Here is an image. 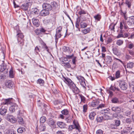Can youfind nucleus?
<instances>
[{
    "instance_id": "4d7b16f0",
    "label": "nucleus",
    "mask_w": 134,
    "mask_h": 134,
    "mask_svg": "<svg viewBox=\"0 0 134 134\" xmlns=\"http://www.w3.org/2000/svg\"><path fill=\"white\" fill-rule=\"evenodd\" d=\"M62 27L61 26H59L58 27L57 29L56 32L60 33L62 30Z\"/></svg>"
},
{
    "instance_id": "c9c22d12",
    "label": "nucleus",
    "mask_w": 134,
    "mask_h": 134,
    "mask_svg": "<svg viewBox=\"0 0 134 134\" xmlns=\"http://www.w3.org/2000/svg\"><path fill=\"white\" fill-rule=\"evenodd\" d=\"M17 120L20 124H22L24 123L23 119L22 117H18Z\"/></svg>"
},
{
    "instance_id": "1a4fd4ad",
    "label": "nucleus",
    "mask_w": 134,
    "mask_h": 134,
    "mask_svg": "<svg viewBox=\"0 0 134 134\" xmlns=\"http://www.w3.org/2000/svg\"><path fill=\"white\" fill-rule=\"evenodd\" d=\"M7 118L8 121L13 124L15 123L16 121V118L13 116L11 115H7Z\"/></svg>"
},
{
    "instance_id": "69168bd1",
    "label": "nucleus",
    "mask_w": 134,
    "mask_h": 134,
    "mask_svg": "<svg viewBox=\"0 0 134 134\" xmlns=\"http://www.w3.org/2000/svg\"><path fill=\"white\" fill-rule=\"evenodd\" d=\"M124 35L122 34H119L117 37V38H119L121 37H123Z\"/></svg>"
},
{
    "instance_id": "f8f14e48",
    "label": "nucleus",
    "mask_w": 134,
    "mask_h": 134,
    "mask_svg": "<svg viewBox=\"0 0 134 134\" xmlns=\"http://www.w3.org/2000/svg\"><path fill=\"white\" fill-rule=\"evenodd\" d=\"M112 111L117 113H119L121 111V108L120 107L114 106L111 108Z\"/></svg>"
},
{
    "instance_id": "e2e57ef3",
    "label": "nucleus",
    "mask_w": 134,
    "mask_h": 134,
    "mask_svg": "<svg viewBox=\"0 0 134 134\" xmlns=\"http://www.w3.org/2000/svg\"><path fill=\"white\" fill-rule=\"evenodd\" d=\"M105 105L103 104H100L97 107V109H98L99 108H102L104 107Z\"/></svg>"
},
{
    "instance_id": "6ab92c4d",
    "label": "nucleus",
    "mask_w": 134,
    "mask_h": 134,
    "mask_svg": "<svg viewBox=\"0 0 134 134\" xmlns=\"http://www.w3.org/2000/svg\"><path fill=\"white\" fill-rule=\"evenodd\" d=\"M49 14V11L44 9L42 10L40 13V15L43 16H45L48 15Z\"/></svg>"
},
{
    "instance_id": "5701e85b",
    "label": "nucleus",
    "mask_w": 134,
    "mask_h": 134,
    "mask_svg": "<svg viewBox=\"0 0 134 134\" xmlns=\"http://www.w3.org/2000/svg\"><path fill=\"white\" fill-rule=\"evenodd\" d=\"M62 65L64 66L65 68H69L71 67V65L69 62L66 63L64 62V61L62 62Z\"/></svg>"
},
{
    "instance_id": "37998d69",
    "label": "nucleus",
    "mask_w": 134,
    "mask_h": 134,
    "mask_svg": "<svg viewBox=\"0 0 134 134\" xmlns=\"http://www.w3.org/2000/svg\"><path fill=\"white\" fill-rule=\"evenodd\" d=\"M115 125L116 126H119L120 124V121L119 120H115Z\"/></svg>"
},
{
    "instance_id": "338daca9",
    "label": "nucleus",
    "mask_w": 134,
    "mask_h": 134,
    "mask_svg": "<svg viewBox=\"0 0 134 134\" xmlns=\"http://www.w3.org/2000/svg\"><path fill=\"white\" fill-rule=\"evenodd\" d=\"M35 50L36 52L37 53H38V52L40 51L39 49L38 48V47L37 46H36V47L35 49Z\"/></svg>"
},
{
    "instance_id": "f704fd0d",
    "label": "nucleus",
    "mask_w": 134,
    "mask_h": 134,
    "mask_svg": "<svg viewBox=\"0 0 134 134\" xmlns=\"http://www.w3.org/2000/svg\"><path fill=\"white\" fill-rule=\"evenodd\" d=\"M18 41L19 44L21 46H23L24 44V39L19 38L18 39Z\"/></svg>"
},
{
    "instance_id": "f03ea898",
    "label": "nucleus",
    "mask_w": 134,
    "mask_h": 134,
    "mask_svg": "<svg viewBox=\"0 0 134 134\" xmlns=\"http://www.w3.org/2000/svg\"><path fill=\"white\" fill-rule=\"evenodd\" d=\"M12 98L5 99L3 103L4 104H11V106L9 107V110L12 113L18 109L19 108L16 104L12 103Z\"/></svg>"
},
{
    "instance_id": "9b49d317",
    "label": "nucleus",
    "mask_w": 134,
    "mask_h": 134,
    "mask_svg": "<svg viewBox=\"0 0 134 134\" xmlns=\"http://www.w3.org/2000/svg\"><path fill=\"white\" fill-rule=\"evenodd\" d=\"M48 124L52 127H54L55 126V121L52 119H49L47 120Z\"/></svg>"
},
{
    "instance_id": "c85d7f7f",
    "label": "nucleus",
    "mask_w": 134,
    "mask_h": 134,
    "mask_svg": "<svg viewBox=\"0 0 134 134\" xmlns=\"http://www.w3.org/2000/svg\"><path fill=\"white\" fill-rule=\"evenodd\" d=\"M96 115V113L94 112H93L90 113L89 115V118L91 120H93L94 118L95 115Z\"/></svg>"
},
{
    "instance_id": "13d9d810",
    "label": "nucleus",
    "mask_w": 134,
    "mask_h": 134,
    "mask_svg": "<svg viewBox=\"0 0 134 134\" xmlns=\"http://www.w3.org/2000/svg\"><path fill=\"white\" fill-rule=\"evenodd\" d=\"M74 55L72 54L71 55H66V57H67L68 59H70L74 57Z\"/></svg>"
},
{
    "instance_id": "7c9ffc66",
    "label": "nucleus",
    "mask_w": 134,
    "mask_h": 134,
    "mask_svg": "<svg viewBox=\"0 0 134 134\" xmlns=\"http://www.w3.org/2000/svg\"><path fill=\"white\" fill-rule=\"evenodd\" d=\"M90 31V28H88L86 29H83L82 30L81 32L84 34H86L89 33Z\"/></svg>"
},
{
    "instance_id": "a878e982",
    "label": "nucleus",
    "mask_w": 134,
    "mask_h": 134,
    "mask_svg": "<svg viewBox=\"0 0 134 134\" xmlns=\"http://www.w3.org/2000/svg\"><path fill=\"white\" fill-rule=\"evenodd\" d=\"M31 11L33 14L35 15H37L39 13L38 10L36 8H34L32 9Z\"/></svg>"
},
{
    "instance_id": "dca6fc26",
    "label": "nucleus",
    "mask_w": 134,
    "mask_h": 134,
    "mask_svg": "<svg viewBox=\"0 0 134 134\" xmlns=\"http://www.w3.org/2000/svg\"><path fill=\"white\" fill-rule=\"evenodd\" d=\"M7 111V109L5 107H2L0 109V114L4 116Z\"/></svg>"
},
{
    "instance_id": "49530a36",
    "label": "nucleus",
    "mask_w": 134,
    "mask_h": 134,
    "mask_svg": "<svg viewBox=\"0 0 134 134\" xmlns=\"http://www.w3.org/2000/svg\"><path fill=\"white\" fill-rule=\"evenodd\" d=\"M26 3L27 4L29 5L30 6L32 5V0H26Z\"/></svg>"
},
{
    "instance_id": "412c9836",
    "label": "nucleus",
    "mask_w": 134,
    "mask_h": 134,
    "mask_svg": "<svg viewBox=\"0 0 134 134\" xmlns=\"http://www.w3.org/2000/svg\"><path fill=\"white\" fill-rule=\"evenodd\" d=\"M99 101L98 100H93L91 102V105L93 107H94L98 105L99 104Z\"/></svg>"
},
{
    "instance_id": "a18cd8bd",
    "label": "nucleus",
    "mask_w": 134,
    "mask_h": 134,
    "mask_svg": "<svg viewBox=\"0 0 134 134\" xmlns=\"http://www.w3.org/2000/svg\"><path fill=\"white\" fill-rule=\"evenodd\" d=\"M5 134H16V133L14 131L9 130L6 132Z\"/></svg>"
},
{
    "instance_id": "774afa93",
    "label": "nucleus",
    "mask_w": 134,
    "mask_h": 134,
    "mask_svg": "<svg viewBox=\"0 0 134 134\" xmlns=\"http://www.w3.org/2000/svg\"><path fill=\"white\" fill-rule=\"evenodd\" d=\"M22 111H21L20 110H19L18 111V114L20 116H21L22 114Z\"/></svg>"
},
{
    "instance_id": "f257e3e1",
    "label": "nucleus",
    "mask_w": 134,
    "mask_h": 134,
    "mask_svg": "<svg viewBox=\"0 0 134 134\" xmlns=\"http://www.w3.org/2000/svg\"><path fill=\"white\" fill-rule=\"evenodd\" d=\"M64 81L69 86L73 92L75 94L78 93L79 90L72 81L68 78L64 77Z\"/></svg>"
},
{
    "instance_id": "3c124183",
    "label": "nucleus",
    "mask_w": 134,
    "mask_h": 134,
    "mask_svg": "<svg viewBox=\"0 0 134 134\" xmlns=\"http://www.w3.org/2000/svg\"><path fill=\"white\" fill-rule=\"evenodd\" d=\"M126 4L128 6L129 8H130L131 6V2L128 0H126L125 2Z\"/></svg>"
},
{
    "instance_id": "ddd939ff",
    "label": "nucleus",
    "mask_w": 134,
    "mask_h": 134,
    "mask_svg": "<svg viewBox=\"0 0 134 134\" xmlns=\"http://www.w3.org/2000/svg\"><path fill=\"white\" fill-rule=\"evenodd\" d=\"M105 62L107 66H110L113 62L111 57L110 56H107L105 59Z\"/></svg>"
},
{
    "instance_id": "aec40b11",
    "label": "nucleus",
    "mask_w": 134,
    "mask_h": 134,
    "mask_svg": "<svg viewBox=\"0 0 134 134\" xmlns=\"http://www.w3.org/2000/svg\"><path fill=\"white\" fill-rule=\"evenodd\" d=\"M5 85L6 87L9 88H12L13 86V82L10 80L7 81L6 82Z\"/></svg>"
},
{
    "instance_id": "de8ad7c7",
    "label": "nucleus",
    "mask_w": 134,
    "mask_h": 134,
    "mask_svg": "<svg viewBox=\"0 0 134 134\" xmlns=\"http://www.w3.org/2000/svg\"><path fill=\"white\" fill-rule=\"evenodd\" d=\"M83 112L85 113L87 111V105H85L83 106Z\"/></svg>"
},
{
    "instance_id": "423d86ee",
    "label": "nucleus",
    "mask_w": 134,
    "mask_h": 134,
    "mask_svg": "<svg viewBox=\"0 0 134 134\" xmlns=\"http://www.w3.org/2000/svg\"><path fill=\"white\" fill-rule=\"evenodd\" d=\"M75 128H76L79 131H80V126L77 123H74L73 125H69V131H71L72 130Z\"/></svg>"
},
{
    "instance_id": "4c0bfd02",
    "label": "nucleus",
    "mask_w": 134,
    "mask_h": 134,
    "mask_svg": "<svg viewBox=\"0 0 134 134\" xmlns=\"http://www.w3.org/2000/svg\"><path fill=\"white\" fill-rule=\"evenodd\" d=\"M18 39L19 38L24 39V36L23 34L21 33H19L17 34Z\"/></svg>"
},
{
    "instance_id": "7ed1b4c3",
    "label": "nucleus",
    "mask_w": 134,
    "mask_h": 134,
    "mask_svg": "<svg viewBox=\"0 0 134 134\" xmlns=\"http://www.w3.org/2000/svg\"><path fill=\"white\" fill-rule=\"evenodd\" d=\"M128 25L124 21L121 22L120 26V32L122 33L125 31H128L129 29H130Z\"/></svg>"
},
{
    "instance_id": "bb28decb",
    "label": "nucleus",
    "mask_w": 134,
    "mask_h": 134,
    "mask_svg": "<svg viewBox=\"0 0 134 134\" xmlns=\"http://www.w3.org/2000/svg\"><path fill=\"white\" fill-rule=\"evenodd\" d=\"M46 128L45 125L44 124H42L39 126V130L40 131H45Z\"/></svg>"
},
{
    "instance_id": "58836bf2",
    "label": "nucleus",
    "mask_w": 134,
    "mask_h": 134,
    "mask_svg": "<svg viewBox=\"0 0 134 134\" xmlns=\"http://www.w3.org/2000/svg\"><path fill=\"white\" fill-rule=\"evenodd\" d=\"M61 112L64 115H67L69 113L68 110L66 109H64L62 110Z\"/></svg>"
},
{
    "instance_id": "ea45409f",
    "label": "nucleus",
    "mask_w": 134,
    "mask_h": 134,
    "mask_svg": "<svg viewBox=\"0 0 134 134\" xmlns=\"http://www.w3.org/2000/svg\"><path fill=\"white\" fill-rule=\"evenodd\" d=\"M133 66V63L132 62H130L127 63V68H131Z\"/></svg>"
},
{
    "instance_id": "bf43d9fd",
    "label": "nucleus",
    "mask_w": 134,
    "mask_h": 134,
    "mask_svg": "<svg viewBox=\"0 0 134 134\" xmlns=\"http://www.w3.org/2000/svg\"><path fill=\"white\" fill-rule=\"evenodd\" d=\"M125 121L127 123L130 124L131 122V119L129 118H126V119Z\"/></svg>"
},
{
    "instance_id": "4468645a",
    "label": "nucleus",
    "mask_w": 134,
    "mask_h": 134,
    "mask_svg": "<svg viewBox=\"0 0 134 134\" xmlns=\"http://www.w3.org/2000/svg\"><path fill=\"white\" fill-rule=\"evenodd\" d=\"M111 101L114 104H120L122 103V101L119 100V98L116 97L113 98L111 100Z\"/></svg>"
},
{
    "instance_id": "2eb2a0df",
    "label": "nucleus",
    "mask_w": 134,
    "mask_h": 134,
    "mask_svg": "<svg viewBox=\"0 0 134 134\" xmlns=\"http://www.w3.org/2000/svg\"><path fill=\"white\" fill-rule=\"evenodd\" d=\"M32 21L33 25L36 27L40 25V23L38 19L36 18L32 19Z\"/></svg>"
},
{
    "instance_id": "603ef678",
    "label": "nucleus",
    "mask_w": 134,
    "mask_h": 134,
    "mask_svg": "<svg viewBox=\"0 0 134 134\" xmlns=\"http://www.w3.org/2000/svg\"><path fill=\"white\" fill-rule=\"evenodd\" d=\"M9 76L10 77L13 78L14 77V75L13 72L12 70H10L9 72Z\"/></svg>"
},
{
    "instance_id": "5fc2aeb1",
    "label": "nucleus",
    "mask_w": 134,
    "mask_h": 134,
    "mask_svg": "<svg viewBox=\"0 0 134 134\" xmlns=\"http://www.w3.org/2000/svg\"><path fill=\"white\" fill-rule=\"evenodd\" d=\"M103 119V118L102 117H100L97 118V120L98 122H101Z\"/></svg>"
},
{
    "instance_id": "6e6552de",
    "label": "nucleus",
    "mask_w": 134,
    "mask_h": 134,
    "mask_svg": "<svg viewBox=\"0 0 134 134\" xmlns=\"http://www.w3.org/2000/svg\"><path fill=\"white\" fill-rule=\"evenodd\" d=\"M126 23L131 28V26L134 25V16H132L129 17Z\"/></svg>"
},
{
    "instance_id": "a19ab883",
    "label": "nucleus",
    "mask_w": 134,
    "mask_h": 134,
    "mask_svg": "<svg viewBox=\"0 0 134 134\" xmlns=\"http://www.w3.org/2000/svg\"><path fill=\"white\" fill-rule=\"evenodd\" d=\"M123 43V41L122 40H119L117 41L116 44L118 46H120Z\"/></svg>"
},
{
    "instance_id": "c03bdc74",
    "label": "nucleus",
    "mask_w": 134,
    "mask_h": 134,
    "mask_svg": "<svg viewBox=\"0 0 134 134\" xmlns=\"http://www.w3.org/2000/svg\"><path fill=\"white\" fill-rule=\"evenodd\" d=\"M133 43H131L130 42H129L127 45L128 47L130 49H132L133 47Z\"/></svg>"
},
{
    "instance_id": "c756f323",
    "label": "nucleus",
    "mask_w": 134,
    "mask_h": 134,
    "mask_svg": "<svg viewBox=\"0 0 134 134\" xmlns=\"http://www.w3.org/2000/svg\"><path fill=\"white\" fill-rule=\"evenodd\" d=\"M113 53L117 56L120 55V53L118 52V49L116 48H114L112 49Z\"/></svg>"
},
{
    "instance_id": "0eeeda50",
    "label": "nucleus",
    "mask_w": 134,
    "mask_h": 134,
    "mask_svg": "<svg viewBox=\"0 0 134 134\" xmlns=\"http://www.w3.org/2000/svg\"><path fill=\"white\" fill-rule=\"evenodd\" d=\"M119 85L120 88L123 90H126L128 87L127 83L124 81H121L119 82Z\"/></svg>"
},
{
    "instance_id": "79ce46f5",
    "label": "nucleus",
    "mask_w": 134,
    "mask_h": 134,
    "mask_svg": "<svg viewBox=\"0 0 134 134\" xmlns=\"http://www.w3.org/2000/svg\"><path fill=\"white\" fill-rule=\"evenodd\" d=\"M46 118L44 116H42L41 117L40 119V121L41 123H43L46 121Z\"/></svg>"
},
{
    "instance_id": "e433bc0d",
    "label": "nucleus",
    "mask_w": 134,
    "mask_h": 134,
    "mask_svg": "<svg viewBox=\"0 0 134 134\" xmlns=\"http://www.w3.org/2000/svg\"><path fill=\"white\" fill-rule=\"evenodd\" d=\"M78 96L79 98L81 99V102L85 103V98L81 94H79Z\"/></svg>"
},
{
    "instance_id": "052dcab7",
    "label": "nucleus",
    "mask_w": 134,
    "mask_h": 134,
    "mask_svg": "<svg viewBox=\"0 0 134 134\" xmlns=\"http://www.w3.org/2000/svg\"><path fill=\"white\" fill-rule=\"evenodd\" d=\"M96 133V134H103V132L101 130H99L97 131Z\"/></svg>"
},
{
    "instance_id": "b1692460",
    "label": "nucleus",
    "mask_w": 134,
    "mask_h": 134,
    "mask_svg": "<svg viewBox=\"0 0 134 134\" xmlns=\"http://www.w3.org/2000/svg\"><path fill=\"white\" fill-rule=\"evenodd\" d=\"M80 22V27L81 28H84L87 27V25L86 23L84 22L83 21H79Z\"/></svg>"
},
{
    "instance_id": "f3484780",
    "label": "nucleus",
    "mask_w": 134,
    "mask_h": 134,
    "mask_svg": "<svg viewBox=\"0 0 134 134\" xmlns=\"http://www.w3.org/2000/svg\"><path fill=\"white\" fill-rule=\"evenodd\" d=\"M52 8L54 10H58L59 8L58 3L55 2L52 3Z\"/></svg>"
},
{
    "instance_id": "393cba45",
    "label": "nucleus",
    "mask_w": 134,
    "mask_h": 134,
    "mask_svg": "<svg viewBox=\"0 0 134 134\" xmlns=\"http://www.w3.org/2000/svg\"><path fill=\"white\" fill-rule=\"evenodd\" d=\"M30 6L27 4L25 3L21 5V8L24 10H27L28 7Z\"/></svg>"
},
{
    "instance_id": "473e14b6",
    "label": "nucleus",
    "mask_w": 134,
    "mask_h": 134,
    "mask_svg": "<svg viewBox=\"0 0 134 134\" xmlns=\"http://www.w3.org/2000/svg\"><path fill=\"white\" fill-rule=\"evenodd\" d=\"M25 131V128L23 127H19L17 130L18 132L19 133H22Z\"/></svg>"
},
{
    "instance_id": "9d476101",
    "label": "nucleus",
    "mask_w": 134,
    "mask_h": 134,
    "mask_svg": "<svg viewBox=\"0 0 134 134\" xmlns=\"http://www.w3.org/2000/svg\"><path fill=\"white\" fill-rule=\"evenodd\" d=\"M42 7L43 9L49 11L51 10L52 7L49 4L44 3L42 5Z\"/></svg>"
},
{
    "instance_id": "4be33fe9",
    "label": "nucleus",
    "mask_w": 134,
    "mask_h": 134,
    "mask_svg": "<svg viewBox=\"0 0 134 134\" xmlns=\"http://www.w3.org/2000/svg\"><path fill=\"white\" fill-rule=\"evenodd\" d=\"M57 125L60 128H63L65 127V125L64 123L60 121L57 122Z\"/></svg>"
},
{
    "instance_id": "6e6d98bb",
    "label": "nucleus",
    "mask_w": 134,
    "mask_h": 134,
    "mask_svg": "<svg viewBox=\"0 0 134 134\" xmlns=\"http://www.w3.org/2000/svg\"><path fill=\"white\" fill-rule=\"evenodd\" d=\"M130 86L132 91L133 92H134V82L132 83L130 85Z\"/></svg>"
},
{
    "instance_id": "09e8293b",
    "label": "nucleus",
    "mask_w": 134,
    "mask_h": 134,
    "mask_svg": "<svg viewBox=\"0 0 134 134\" xmlns=\"http://www.w3.org/2000/svg\"><path fill=\"white\" fill-rule=\"evenodd\" d=\"M35 32L36 34L37 35H40L41 34V31L39 29L36 30Z\"/></svg>"
},
{
    "instance_id": "680f3d73",
    "label": "nucleus",
    "mask_w": 134,
    "mask_h": 134,
    "mask_svg": "<svg viewBox=\"0 0 134 134\" xmlns=\"http://www.w3.org/2000/svg\"><path fill=\"white\" fill-rule=\"evenodd\" d=\"M115 25L114 24H112L110 26V29L111 30H114L115 29Z\"/></svg>"
},
{
    "instance_id": "cd10ccee",
    "label": "nucleus",
    "mask_w": 134,
    "mask_h": 134,
    "mask_svg": "<svg viewBox=\"0 0 134 134\" xmlns=\"http://www.w3.org/2000/svg\"><path fill=\"white\" fill-rule=\"evenodd\" d=\"M62 35L60 33L56 32L55 35V42H57L59 38H60Z\"/></svg>"
},
{
    "instance_id": "20e7f679",
    "label": "nucleus",
    "mask_w": 134,
    "mask_h": 134,
    "mask_svg": "<svg viewBox=\"0 0 134 134\" xmlns=\"http://www.w3.org/2000/svg\"><path fill=\"white\" fill-rule=\"evenodd\" d=\"M76 78L80 82L81 86L85 88H86V85L85 82V78L83 77L80 76H77Z\"/></svg>"
},
{
    "instance_id": "8fccbe9b",
    "label": "nucleus",
    "mask_w": 134,
    "mask_h": 134,
    "mask_svg": "<svg viewBox=\"0 0 134 134\" xmlns=\"http://www.w3.org/2000/svg\"><path fill=\"white\" fill-rule=\"evenodd\" d=\"M115 75L116 78H118L120 77V73L119 71L118 70L116 72Z\"/></svg>"
},
{
    "instance_id": "39448f33",
    "label": "nucleus",
    "mask_w": 134,
    "mask_h": 134,
    "mask_svg": "<svg viewBox=\"0 0 134 134\" xmlns=\"http://www.w3.org/2000/svg\"><path fill=\"white\" fill-rule=\"evenodd\" d=\"M132 127L131 126L125 127L121 131V134H128L132 131Z\"/></svg>"
},
{
    "instance_id": "2f4dec72",
    "label": "nucleus",
    "mask_w": 134,
    "mask_h": 134,
    "mask_svg": "<svg viewBox=\"0 0 134 134\" xmlns=\"http://www.w3.org/2000/svg\"><path fill=\"white\" fill-rule=\"evenodd\" d=\"M101 18V15L98 14L94 16V18L95 19V20L97 21H100Z\"/></svg>"
},
{
    "instance_id": "a211bd4d",
    "label": "nucleus",
    "mask_w": 134,
    "mask_h": 134,
    "mask_svg": "<svg viewBox=\"0 0 134 134\" xmlns=\"http://www.w3.org/2000/svg\"><path fill=\"white\" fill-rule=\"evenodd\" d=\"M4 70L5 71L6 73L7 72V69H6V65L5 64L3 63L0 65V71L2 72Z\"/></svg>"
},
{
    "instance_id": "0e129e2a",
    "label": "nucleus",
    "mask_w": 134,
    "mask_h": 134,
    "mask_svg": "<svg viewBox=\"0 0 134 134\" xmlns=\"http://www.w3.org/2000/svg\"><path fill=\"white\" fill-rule=\"evenodd\" d=\"M76 57H74L72 59V64H75V62H76Z\"/></svg>"
},
{
    "instance_id": "864d4df0",
    "label": "nucleus",
    "mask_w": 134,
    "mask_h": 134,
    "mask_svg": "<svg viewBox=\"0 0 134 134\" xmlns=\"http://www.w3.org/2000/svg\"><path fill=\"white\" fill-rule=\"evenodd\" d=\"M65 132L63 130L59 131L56 132V134H65Z\"/></svg>"
},
{
    "instance_id": "72a5a7b5",
    "label": "nucleus",
    "mask_w": 134,
    "mask_h": 134,
    "mask_svg": "<svg viewBox=\"0 0 134 134\" xmlns=\"http://www.w3.org/2000/svg\"><path fill=\"white\" fill-rule=\"evenodd\" d=\"M37 83L39 84L41 86H43L44 84V81L41 79H38L37 81Z\"/></svg>"
}]
</instances>
